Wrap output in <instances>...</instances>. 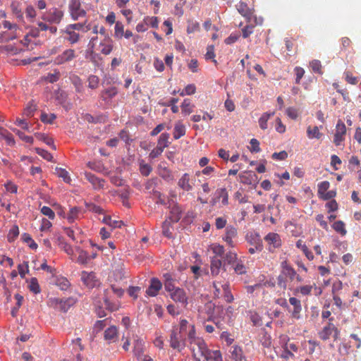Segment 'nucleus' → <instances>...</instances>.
I'll return each instance as SVG.
<instances>
[{
	"instance_id": "a18cd8bd",
	"label": "nucleus",
	"mask_w": 361,
	"mask_h": 361,
	"mask_svg": "<svg viewBox=\"0 0 361 361\" xmlns=\"http://www.w3.org/2000/svg\"><path fill=\"white\" fill-rule=\"evenodd\" d=\"M56 285L62 290H66L71 286L69 281L63 276L58 277L56 280Z\"/></svg>"
},
{
	"instance_id": "49530a36",
	"label": "nucleus",
	"mask_w": 361,
	"mask_h": 361,
	"mask_svg": "<svg viewBox=\"0 0 361 361\" xmlns=\"http://www.w3.org/2000/svg\"><path fill=\"white\" fill-rule=\"evenodd\" d=\"M29 290L35 294H38L41 292V288L39 285L37 278L33 277L30 279L29 285Z\"/></svg>"
},
{
	"instance_id": "f03ea898",
	"label": "nucleus",
	"mask_w": 361,
	"mask_h": 361,
	"mask_svg": "<svg viewBox=\"0 0 361 361\" xmlns=\"http://www.w3.org/2000/svg\"><path fill=\"white\" fill-rule=\"evenodd\" d=\"M189 328L187 338L188 347L192 351L194 359L196 361H201V358H204L209 348L204 340L196 336L195 326H191Z\"/></svg>"
},
{
	"instance_id": "f3484780",
	"label": "nucleus",
	"mask_w": 361,
	"mask_h": 361,
	"mask_svg": "<svg viewBox=\"0 0 361 361\" xmlns=\"http://www.w3.org/2000/svg\"><path fill=\"white\" fill-rule=\"evenodd\" d=\"M112 294L110 287L104 290V302L107 309L110 311H116L118 309V305L112 301Z\"/></svg>"
},
{
	"instance_id": "423d86ee",
	"label": "nucleus",
	"mask_w": 361,
	"mask_h": 361,
	"mask_svg": "<svg viewBox=\"0 0 361 361\" xmlns=\"http://www.w3.org/2000/svg\"><path fill=\"white\" fill-rule=\"evenodd\" d=\"M68 11L73 20L86 16V11L82 8L80 0H68Z\"/></svg>"
},
{
	"instance_id": "c9c22d12",
	"label": "nucleus",
	"mask_w": 361,
	"mask_h": 361,
	"mask_svg": "<svg viewBox=\"0 0 361 361\" xmlns=\"http://www.w3.org/2000/svg\"><path fill=\"white\" fill-rule=\"evenodd\" d=\"M222 288V297L224 298L225 300L227 302H231L234 300V298L231 292L229 283L228 282H225L221 285Z\"/></svg>"
},
{
	"instance_id": "a878e982",
	"label": "nucleus",
	"mask_w": 361,
	"mask_h": 361,
	"mask_svg": "<svg viewBox=\"0 0 361 361\" xmlns=\"http://www.w3.org/2000/svg\"><path fill=\"white\" fill-rule=\"evenodd\" d=\"M157 173L166 182L173 181L174 179L171 171L166 166H162V164L158 166Z\"/></svg>"
},
{
	"instance_id": "e433bc0d",
	"label": "nucleus",
	"mask_w": 361,
	"mask_h": 361,
	"mask_svg": "<svg viewBox=\"0 0 361 361\" xmlns=\"http://www.w3.org/2000/svg\"><path fill=\"white\" fill-rule=\"evenodd\" d=\"M102 221L112 228H121L124 224L122 221L113 220L110 216H104Z\"/></svg>"
},
{
	"instance_id": "6ab92c4d",
	"label": "nucleus",
	"mask_w": 361,
	"mask_h": 361,
	"mask_svg": "<svg viewBox=\"0 0 361 361\" xmlns=\"http://www.w3.org/2000/svg\"><path fill=\"white\" fill-rule=\"evenodd\" d=\"M236 8H237L238 11L239 12V13L241 16H243L248 23H251L252 16H253V12L252 11V9H250L245 3L241 2V1L239 2L236 5Z\"/></svg>"
},
{
	"instance_id": "052dcab7",
	"label": "nucleus",
	"mask_w": 361,
	"mask_h": 361,
	"mask_svg": "<svg viewBox=\"0 0 361 361\" xmlns=\"http://www.w3.org/2000/svg\"><path fill=\"white\" fill-rule=\"evenodd\" d=\"M88 87L91 89H96L99 86V78L98 76L91 75L88 78Z\"/></svg>"
},
{
	"instance_id": "c85d7f7f",
	"label": "nucleus",
	"mask_w": 361,
	"mask_h": 361,
	"mask_svg": "<svg viewBox=\"0 0 361 361\" xmlns=\"http://www.w3.org/2000/svg\"><path fill=\"white\" fill-rule=\"evenodd\" d=\"M204 358L207 361H209V360L223 361L222 354H221V351L219 350H212L208 349Z\"/></svg>"
},
{
	"instance_id": "f257e3e1",
	"label": "nucleus",
	"mask_w": 361,
	"mask_h": 361,
	"mask_svg": "<svg viewBox=\"0 0 361 361\" xmlns=\"http://www.w3.org/2000/svg\"><path fill=\"white\" fill-rule=\"evenodd\" d=\"M195 326L194 324H189V322L183 319L180 321L178 326H173L170 333L169 343L170 346L181 352L185 347L188 332H189L190 326Z\"/></svg>"
},
{
	"instance_id": "864d4df0",
	"label": "nucleus",
	"mask_w": 361,
	"mask_h": 361,
	"mask_svg": "<svg viewBox=\"0 0 361 361\" xmlns=\"http://www.w3.org/2000/svg\"><path fill=\"white\" fill-rule=\"evenodd\" d=\"M235 262H236L235 264H233V269H234L235 272L237 274H240V275L246 274L247 269H246L245 266L244 265L243 262H242V260H237Z\"/></svg>"
},
{
	"instance_id": "dca6fc26",
	"label": "nucleus",
	"mask_w": 361,
	"mask_h": 361,
	"mask_svg": "<svg viewBox=\"0 0 361 361\" xmlns=\"http://www.w3.org/2000/svg\"><path fill=\"white\" fill-rule=\"evenodd\" d=\"M81 280L83 282V283L90 288H94L97 283V280L95 274L92 271H82Z\"/></svg>"
},
{
	"instance_id": "4468645a",
	"label": "nucleus",
	"mask_w": 361,
	"mask_h": 361,
	"mask_svg": "<svg viewBox=\"0 0 361 361\" xmlns=\"http://www.w3.org/2000/svg\"><path fill=\"white\" fill-rule=\"evenodd\" d=\"M269 245V250L273 252L274 249L281 245V240L279 235L276 233H269L264 238Z\"/></svg>"
},
{
	"instance_id": "bb28decb",
	"label": "nucleus",
	"mask_w": 361,
	"mask_h": 361,
	"mask_svg": "<svg viewBox=\"0 0 361 361\" xmlns=\"http://www.w3.org/2000/svg\"><path fill=\"white\" fill-rule=\"evenodd\" d=\"M221 269H222L221 260L219 257H212L211 265H210L211 274L213 276H218L219 274Z\"/></svg>"
},
{
	"instance_id": "4be33fe9",
	"label": "nucleus",
	"mask_w": 361,
	"mask_h": 361,
	"mask_svg": "<svg viewBox=\"0 0 361 361\" xmlns=\"http://www.w3.org/2000/svg\"><path fill=\"white\" fill-rule=\"evenodd\" d=\"M313 288L315 290H318L317 295L321 294L322 290L320 288L317 286L316 283H313V285H304L298 286L295 288V293H300L303 296L310 295Z\"/></svg>"
},
{
	"instance_id": "6e6d98bb",
	"label": "nucleus",
	"mask_w": 361,
	"mask_h": 361,
	"mask_svg": "<svg viewBox=\"0 0 361 361\" xmlns=\"http://www.w3.org/2000/svg\"><path fill=\"white\" fill-rule=\"evenodd\" d=\"M18 235H19L18 226L16 225L13 226V227L10 229V231L7 235L8 240L10 243L13 242L16 239V238L18 236Z\"/></svg>"
},
{
	"instance_id": "09e8293b",
	"label": "nucleus",
	"mask_w": 361,
	"mask_h": 361,
	"mask_svg": "<svg viewBox=\"0 0 361 361\" xmlns=\"http://www.w3.org/2000/svg\"><path fill=\"white\" fill-rule=\"evenodd\" d=\"M217 197L221 199V202L224 205L228 204V195L226 188H221L216 190Z\"/></svg>"
},
{
	"instance_id": "f8f14e48",
	"label": "nucleus",
	"mask_w": 361,
	"mask_h": 361,
	"mask_svg": "<svg viewBox=\"0 0 361 361\" xmlns=\"http://www.w3.org/2000/svg\"><path fill=\"white\" fill-rule=\"evenodd\" d=\"M345 125L341 120H338L336 126V133L334 138V142L336 146L341 145V142L345 140Z\"/></svg>"
},
{
	"instance_id": "680f3d73",
	"label": "nucleus",
	"mask_w": 361,
	"mask_h": 361,
	"mask_svg": "<svg viewBox=\"0 0 361 361\" xmlns=\"http://www.w3.org/2000/svg\"><path fill=\"white\" fill-rule=\"evenodd\" d=\"M222 284L223 283H221V282L217 281H214L213 282V287L214 288V295L215 298H219L222 297V295H223L222 294L223 290H222V288H221Z\"/></svg>"
},
{
	"instance_id": "5701e85b",
	"label": "nucleus",
	"mask_w": 361,
	"mask_h": 361,
	"mask_svg": "<svg viewBox=\"0 0 361 361\" xmlns=\"http://www.w3.org/2000/svg\"><path fill=\"white\" fill-rule=\"evenodd\" d=\"M161 287L162 283H161V281L156 278H153L151 279L150 285L149 288L147 289L146 293L148 295L154 297L157 295Z\"/></svg>"
},
{
	"instance_id": "2f4dec72",
	"label": "nucleus",
	"mask_w": 361,
	"mask_h": 361,
	"mask_svg": "<svg viewBox=\"0 0 361 361\" xmlns=\"http://www.w3.org/2000/svg\"><path fill=\"white\" fill-rule=\"evenodd\" d=\"M185 126L180 121L177 122L175 124L173 129V138L175 140H178L185 135Z\"/></svg>"
},
{
	"instance_id": "0eeeda50",
	"label": "nucleus",
	"mask_w": 361,
	"mask_h": 361,
	"mask_svg": "<svg viewBox=\"0 0 361 361\" xmlns=\"http://www.w3.org/2000/svg\"><path fill=\"white\" fill-rule=\"evenodd\" d=\"M63 11L57 8H52L49 11L42 15V18L50 23L59 24L63 18Z\"/></svg>"
},
{
	"instance_id": "3c124183",
	"label": "nucleus",
	"mask_w": 361,
	"mask_h": 361,
	"mask_svg": "<svg viewBox=\"0 0 361 361\" xmlns=\"http://www.w3.org/2000/svg\"><path fill=\"white\" fill-rule=\"evenodd\" d=\"M71 80L75 87L78 92H81L83 89L82 80L76 75H73L71 77Z\"/></svg>"
},
{
	"instance_id": "72a5a7b5",
	"label": "nucleus",
	"mask_w": 361,
	"mask_h": 361,
	"mask_svg": "<svg viewBox=\"0 0 361 361\" xmlns=\"http://www.w3.org/2000/svg\"><path fill=\"white\" fill-rule=\"evenodd\" d=\"M76 250L78 252L77 262L80 264H87L90 260V257L88 253L79 247H76Z\"/></svg>"
},
{
	"instance_id": "b1692460",
	"label": "nucleus",
	"mask_w": 361,
	"mask_h": 361,
	"mask_svg": "<svg viewBox=\"0 0 361 361\" xmlns=\"http://www.w3.org/2000/svg\"><path fill=\"white\" fill-rule=\"evenodd\" d=\"M281 271L283 275H285V276L290 281H293L295 280V278L296 276V271L287 262V261H283L281 262Z\"/></svg>"
},
{
	"instance_id": "9d476101",
	"label": "nucleus",
	"mask_w": 361,
	"mask_h": 361,
	"mask_svg": "<svg viewBox=\"0 0 361 361\" xmlns=\"http://www.w3.org/2000/svg\"><path fill=\"white\" fill-rule=\"evenodd\" d=\"M280 344L282 349L295 353L298 351V343L291 340L288 336L282 335L280 336Z\"/></svg>"
},
{
	"instance_id": "f704fd0d",
	"label": "nucleus",
	"mask_w": 361,
	"mask_h": 361,
	"mask_svg": "<svg viewBox=\"0 0 361 361\" xmlns=\"http://www.w3.org/2000/svg\"><path fill=\"white\" fill-rule=\"evenodd\" d=\"M195 105L192 104L190 99H185L181 105V111L184 115H189L193 111Z\"/></svg>"
},
{
	"instance_id": "79ce46f5",
	"label": "nucleus",
	"mask_w": 361,
	"mask_h": 361,
	"mask_svg": "<svg viewBox=\"0 0 361 361\" xmlns=\"http://www.w3.org/2000/svg\"><path fill=\"white\" fill-rule=\"evenodd\" d=\"M169 133H162L159 136L157 142V146L161 147V149H164L166 147H167L169 145Z\"/></svg>"
},
{
	"instance_id": "13d9d810",
	"label": "nucleus",
	"mask_w": 361,
	"mask_h": 361,
	"mask_svg": "<svg viewBox=\"0 0 361 361\" xmlns=\"http://www.w3.org/2000/svg\"><path fill=\"white\" fill-rule=\"evenodd\" d=\"M13 131L16 135H18V137H20V139H21L23 141H24V142H25L27 143H30V144H32L33 142V137H32L26 135L22 131H20V130H19L18 129H16V128H13Z\"/></svg>"
},
{
	"instance_id": "a211bd4d",
	"label": "nucleus",
	"mask_w": 361,
	"mask_h": 361,
	"mask_svg": "<svg viewBox=\"0 0 361 361\" xmlns=\"http://www.w3.org/2000/svg\"><path fill=\"white\" fill-rule=\"evenodd\" d=\"M170 296L175 302H178L185 306L188 304V298L183 289L177 288L170 293Z\"/></svg>"
},
{
	"instance_id": "5fc2aeb1",
	"label": "nucleus",
	"mask_w": 361,
	"mask_h": 361,
	"mask_svg": "<svg viewBox=\"0 0 361 361\" xmlns=\"http://www.w3.org/2000/svg\"><path fill=\"white\" fill-rule=\"evenodd\" d=\"M71 29H72L74 31H82L84 32H87L90 28L87 26H85V23H78L74 24H70L68 25Z\"/></svg>"
},
{
	"instance_id": "7c9ffc66",
	"label": "nucleus",
	"mask_w": 361,
	"mask_h": 361,
	"mask_svg": "<svg viewBox=\"0 0 361 361\" xmlns=\"http://www.w3.org/2000/svg\"><path fill=\"white\" fill-rule=\"evenodd\" d=\"M82 209L78 207H71L67 214V220L69 223H73L78 219L81 214Z\"/></svg>"
},
{
	"instance_id": "a19ab883",
	"label": "nucleus",
	"mask_w": 361,
	"mask_h": 361,
	"mask_svg": "<svg viewBox=\"0 0 361 361\" xmlns=\"http://www.w3.org/2000/svg\"><path fill=\"white\" fill-rule=\"evenodd\" d=\"M274 115V112H271V113L266 112V113H264L262 114V116L259 118V127L262 130H265L267 128V121Z\"/></svg>"
},
{
	"instance_id": "ddd939ff",
	"label": "nucleus",
	"mask_w": 361,
	"mask_h": 361,
	"mask_svg": "<svg viewBox=\"0 0 361 361\" xmlns=\"http://www.w3.org/2000/svg\"><path fill=\"white\" fill-rule=\"evenodd\" d=\"M237 228L233 226L229 225L226 227L225 234L223 236V240L229 247H234L235 246L234 239L237 238Z\"/></svg>"
},
{
	"instance_id": "4c0bfd02",
	"label": "nucleus",
	"mask_w": 361,
	"mask_h": 361,
	"mask_svg": "<svg viewBox=\"0 0 361 361\" xmlns=\"http://www.w3.org/2000/svg\"><path fill=\"white\" fill-rule=\"evenodd\" d=\"M296 247L299 249H301V250L303 252V253L309 260H313L314 255L312 252L310 250H309L308 247L306 246L305 244L303 243L302 240H298L296 242Z\"/></svg>"
},
{
	"instance_id": "412c9836",
	"label": "nucleus",
	"mask_w": 361,
	"mask_h": 361,
	"mask_svg": "<svg viewBox=\"0 0 361 361\" xmlns=\"http://www.w3.org/2000/svg\"><path fill=\"white\" fill-rule=\"evenodd\" d=\"M62 32L66 35L64 39L68 41L71 44H75L79 42L80 35L78 32L73 30L68 26H66Z\"/></svg>"
},
{
	"instance_id": "c756f323",
	"label": "nucleus",
	"mask_w": 361,
	"mask_h": 361,
	"mask_svg": "<svg viewBox=\"0 0 361 361\" xmlns=\"http://www.w3.org/2000/svg\"><path fill=\"white\" fill-rule=\"evenodd\" d=\"M285 227L294 236H298L301 233V227L298 226L295 221H286Z\"/></svg>"
},
{
	"instance_id": "2eb2a0df",
	"label": "nucleus",
	"mask_w": 361,
	"mask_h": 361,
	"mask_svg": "<svg viewBox=\"0 0 361 361\" xmlns=\"http://www.w3.org/2000/svg\"><path fill=\"white\" fill-rule=\"evenodd\" d=\"M84 175L85 178L92 184L94 190H100L104 188L105 183L104 179L100 178L90 172L86 171Z\"/></svg>"
},
{
	"instance_id": "cd10ccee",
	"label": "nucleus",
	"mask_w": 361,
	"mask_h": 361,
	"mask_svg": "<svg viewBox=\"0 0 361 361\" xmlns=\"http://www.w3.org/2000/svg\"><path fill=\"white\" fill-rule=\"evenodd\" d=\"M246 240L252 246H258V249L259 246H263L262 239L258 233H250L247 234Z\"/></svg>"
},
{
	"instance_id": "603ef678",
	"label": "nucleus",
	"mask_w": 361,
	"mask_h": 361,
	"mask_svg": "<svg viewBox=\"0 0 361 361\" xmlns=\"http://www.w3.org/2000/svg\"><path fill=\"white\" fill-rule=\"evenodd\" d=\"M144 342L142 340H136L134 343L133 352L135 356H140L143 353Z\"/></svg>"
},
{
	"instance_id": "473e14b6",
	"label": "nucleus",
	"mask_w": 361,
	"mask_h": 361,
	"mask_svg": "<svg viewBox=\"0 0 361 361\" xmlns=\"http://www.w3.org/2000/svg\"><path fill=\"white\" fill-rule=\"evenodd\" d=\"M164 278V288L170 293L176 290L177 288L175 286L174 280L172 279L170 274H165Z\"/></svg>"
},
{
	"instance_id": "1a4fd4ad",
	"label": "nucleus",
	"mask_w": 361,
	"mask_h": 361,
	"mask_svg": "<svg viewBox=\"0 0 361 361\" xmlns=\"http://www.w3.org/2000/svg\"><path fill=\"white\" fill-rule=\"evenodd\" d=\"M229 353L231 354V359L233 361H250L246 355V351L239 345H232Z\"/></svg>"
},
{
	"instance_id": "774afa93",
	"label": "nucleus",
	"mask_w": 361,
	"mask_h": 361,
	"mask_svg": "<svg viewBox=\"0 0 361 361\" xmlns=\"http://www.w3.org/2000/svg\"><path fill=\"white\" fill-rule=\"evenodd\" d=\"M145 20L146 23L147 24V26L150 25L152 27L157 28L159 25V20L158 18L156 16H147L145 18Z\"/></svg>"
},
{
	"instance_id": "6e6552de",
	"label": "nucleus",
	"mask_w": 361,
	"mask_h": 361,
	"mask_svg": "<svg viewBox=\"0 0 361 361\" xmlns=\"http://www.w3.org/2000/svg\"><path fill=\"white\" fill-rule=\"evenodd\" d=\"M77 54L74 49H66L55 57L54 63L56 65L60 66L71 62L75 60Z\"/></svg>"
},
{
	"instance_id": "338daca9",
	"label": "nucleus",
	"mask_w": 361,
	"mask_h": 361,
	"mask_svg": "<svg viewBox=\"0 0 361 361\" xmlns=\"http://www.w3.org/2000/svg\"><path fill=\"white\" fill-rule=\"evenodd\" d=\"M310 67L314 73H318L319 74H322V66L320 61L319 60H313L310 62Z\"/></svg>"
},
{
	"instance_id": "ea45409f",
	"label": "nucleus",
	"mask_w": 361,
	"mask_h": 361,
	"mask_svg": "<svg viewBox=\"0 0 361 361\" xmlns=\"http://www.w3.org/2000/svg\"><path fill=\"white\" fill-rule=\"evenodd\" d=\"M307 135L310 139H320L322 136V133L319 132L317 126H314L313 128L308 126L307 129Z\"/></svg>"
},
{
	"instance_id": "393cba45",
	"label": "nucleus",
	"mask_w": 361,
	"mask_h": 361,
	"mask_svg": "<svg viewBox=\"0 0 361 361\" xmlns=\"http://www.w3.org/2000/svg\"><path fill=\"white\" fill-rule=\"evenodd\" d=\"M104 339L109 343H114L118 338V332L116 326H111L104 331Z\"/></svg>"
},
{
	"instance_id": "9b49d317",
	"label": "nucleus",
	"mask_w": 361,
	"mask_h": 361,
	"mask_svg": "<svg viewBox=\"0 0 361 361\" xmlns=\"http://www.w3.org/2000/svg\"><path fill=\"white\" fill-rule=\"evenodd\" d=\"M194 185V178H192L191 176L188 173L183 174V176L179 178L178 181V186L186 192L192 190Z\"/></svg>"
},
{
	"instance_id": "4d7b16f0",
	"label": "nucleus",
	"mask_w": 361,
	"mask_h": 361,
	"mask_svg": "<svg viewBox=\"0 0 361 361\" xmlns=\"http://www.w3.org/2000/svg\"><path fill=\"white\" fill-rule=\"evenodd\" d=\"M124 34V27L122 23L117 21L114 27V36L118 39L122 38Z\"/></svg>"
},
{
	"instance_id": "58836bf2",
	"label": "nucleus",
	"mask_w": 361,
	"mask_h": 361,
	"mask_svg": "<svg viewBox=\"0 0 361 361\" xmlns=\"http://www.w3.org/2000/svg\"><path fill=\"white\" fill-rule=\"evenodd\" d=\"M118 93L117 89L115 87H111L110 88H108L105 90H104L101 93V97L103 100H107L113 98L115 97Z\"/></svg>"
},
{
	"instance_id": "aec40b11",
	"label": "nucleus",
	"mask_w": 361,
	"mask_h": 361,
	"mask_svg": "<svg viewBox=\"0 0 361 361\" xmlns=\"http://www.w3.org/2000/svg\"><path fill=\"white\" fill-rule=\"evenodd\" d=\"M99 47L102 54L109 55L114 49V42L109 36H105Z\"/></svg>"
},
{
	"instance_id": "e2e57ef3",
	"label": "nucleus",
	"mask_w": 361,
	"mask_h": 361,
	"mask_svg": "<svg viewBox=\"0 0 361 361\" xmlns=\"http://www.w3.org/2000/svg\"><path fill=\"white\" fill-rule=\"evenodd\" d=\"M330 183L327 180H324L319 183L318 185V195L321 197L324 195L329 188Z\"/></svg>"
},
{
	"instance_id": "8fccbe9b",
	"label": "nucleus",
	"mask_w": 361,
	"mask_h": 361,
	"mask_svg": "<svg viewBox=\"0 0 361 361\" xmlns=\"http://www.w3.org/2000/svg\"><path fill=\"white\" fill-rule=\"evenodd\" d=\"M333 228L341 235H345L347 233L345 224L342 221H337L334 223L332 226Z\"/></svg>"
},
{
	"instance_id": "de8ad7c7",
	"label": "nucleus",
	"mask_w": 361,
	"mask_h": 361,
	"mask_svg": "<svg viewBox=\"0 0 361 361\" xmlns=\"http://www.w3.org/2000/svg\"><path fill=\"white\" fill-rule=\"evenodd\" d=\"M55 170H56V173L57 174V176L59 177L63 178L64 182H66L67 183H71V178L69 176L68 172L66 170L61 169V168H58V167H56Z\"/></svg>"
},
{
	"instance_id": "39448f33",
	"label": "nucleus",
	"mask_w": 361,
	"mask_h": 361,
	"mask_svg": "<svg viewBox=\"0 0 361 361\" xmlns=\"http://www.w3.org/2000/svg\"><path fill=\"white\" fill-rule=\"evenodd\" d=\"M333 321L334 318H330L328 324L324 326L318 333L319 337L322 341L329 340L332 334H334L333 337L334 341H336L338 338L340 331L338 328L333 324Z\"/></svg>"
},
{
	"instance_id": "c03bdc74",
	"label": "nucleus",
	"mask_w": 361,
	"mask_h": 361,
	"mask_svg": "<svg viewBox=\"0 0 361 361\" xmlns=\"http://www.w3.org/2000/svg\"><path fill=\"white\" fill-rule=\"evenodd\" d=\"M11 8L13 13L16 16L17 18L23 19V12L20 8V4L18 1H13L11 4Z\"/></svg>"
},
{
	"instance_id": "0e129e2a",
	"label": "nucleus",
	"mask_w": 361,
	"mask_h": 361,
	"mask_svg": "<svg viewBox=\"0 0 361 361\" xmlns=\"http://www.w3.org/2000/svg\"><path fill=\"white\" fill-rule=\"evenodd\" d=\"M250 25H246L242 29V35L243 38H247L254 32L255 25L250 23Z\"/></svg>"
},
{
	"instance_id": "20e7f679",
	"label": "nucleus",
	"mask_w": 361,
	"mask_h": 361,
	"mask_svg": "<svg viewBox=\"0 0 361 361\" xmlns=\"http://www.w3.org/2000/svg\"><path fill=\"white\" fill-rule=\"evenodd\" d=\"M75 302L76 300L72 297L66 299L53 298L49 300V305L50 307L59 310L63 312H67L71 307L75 304Z\"/></svg>"
},
{
	"instance_id": "bf43d9fd",
	"label": "nucleus",
	"mask_w": 361,
	"mask_h": 361,
	"mask_svg": "<svg viewBox=\"0 0 361 361\" xmlns=\"http://www.w3.org/2000/svg\"><path fill=\"white\" fill-rule=\"evenodd\" d=\"M211 250L215 254L214 257H221L224 253V247L219 244H213L211 245Z\"/></svg>"
},
{
	"instance_id": "37998d69",
	"label": "nucleus",
	"mask_w": 361,
	"mask_h": 361,
	"mask_svg": "<svg viewBox=\"0 0 361 361\" xmlns=\"http://www.w3.org/2000/svg\"><path fill=\"white\" fill-rule=\"evenodd\" d=\"M140 171L144 176H148L152 171V167L146 164L144 160H141L139 162Z\"/></svg>"
},
{
	"instance_id": "7ed1b4c3",
	"label": "nucleus",
	"mask_w": 361,
	"mask_h": 361,
	"mask_svg": "<svg viewBox=\"0 0 361 361\" xmlns=\"http://www.w3.org/2000/svg\"><path fill=\"white\" fill-rule=\"evenodd\" d=\"M2 27L4 30L0 32V43L8 42L19 37L20 27L16 24L8 20L2 22Z\"/></svg>"
},
{
	"instance_id": "69168bd1",
	"label": "nucleus",
	"mask_w": 361,
	"mask_h": 361,
	"mask_svg": "<svg viewBox=\"0 0 361 361\" xmlns=\"http://www.w3.org/2000/svg\"><path fill=\"white\" fill-rule=\"evenodd\" d=\"M40 118L43 123H52L56 118V116L54 114H47L46 113H42Z\"/></svg>"
}]
</instances>
